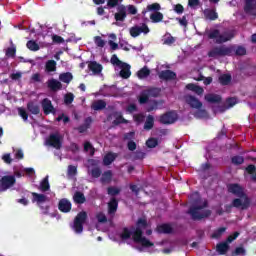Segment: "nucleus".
Listing matches in <instances>:
<instances>
[{
    "mask_svg": "<svg viewBox=\"0 0 256 256\" xmlns=\"http://www.w3.org/2000/svg\"><path fill=\"white\" fill-rule=\"evenodd\" d=\"M147 227V220L144 218H140L137 221V227L133 231V241L134 243H140L142 247H153L155 244L153 242H150L149 239H146L145 236H143V230Z\"/></svg>",
    "mask_w": 256,
    "mask_h": 256,
    "instance_id": "nucleus-1",
    "label": "nucleus"
},
{
    "mask_svg": "<svg viewBox=\"0 0 256 256\" xmlns=\"http://www.w3.org/2000/svg\"><path fill=\"white\" fill-rule=\"evenodd\" d=\"M207 201H204L202 205L192 206L189 208L188 213L191 215L193 221H201V219H205L207 217H211V210H204L208 207ZM202 211V212H200Z\"/></svg>",
    "mask_w": 256,
    "mask_h": 256,
    "instance_id": "nucleus-2",
    "label": "nucleus"
},
{
    "mask_svg": "<svg viewBox=\"0 0 256 256\" xmlns=\"http://www.w3.org/2000/svg\"><path fill=\"white\" fill-rule=\"evenodd\" d=\"M32 203H36L38 207L41 209L43 215H49V205H44V203H47L49 201V197L45 194H39L37 192H32Z\"/></svg>",
    "mask_w": 256,
    "mask_h": 256,
    "instance_id": "nucleus-3",
    "label": "nucleus"
},
{
    "mask_svg": "<svg viewBox=\"0 0 256 256\" xmlns=\"http://www.w3.org/2000/svg\"><path fill=\"white\" fill-rule=\"evenodd\" d=\"M233 46H216L208 52V57H231L233 55Z\"/></svg>",
    "mask_w": 256,
    "mask_h": 256,
    "instance_id": "nucleus-4",
    "label": "nucleus"
},
{
    "mask_svg": "<svg viewBox=\"0 0 256 256\" xmlns=\"http://www.w3.org/2000/svg\"><path fill=\"white\" fill-rule=\"evenodd\" d=\"M208 38L216 39V43L218 45H221V43H227V41H231V39L233 38V33L224 32L223 34H221L218 29H214L208 34Z\"/></svg>",
    "mask_w": 256,
    "mask_h": 256,
    "instance_id": "nucleus-5",
    "label": "nucleus"
},
{
    "mask_svg": "<svg viewBox=\"0 0 256 256\" xmlns=\"http://www.w3.org/2000/svg\"><path fill=\"white\" fill-rule=\"evenodd\" d=\"M88 219V215L86 211L79 212L74 218L73 229L75 233H83V225H85Z\"/></svg>",
    "mask_w": 256,
    "mask_h": 256,
    "instance_id": "nucleus-6",
    "label": "nucleus"
},
{
    "mask_svg": "<svg viewBox=\"0 0 256 256\" xmlns=\"http://www.w3.org/2000/svg\"><path fill=\"white\" fill-rule=\"evenodd\" d=\"M179 119V114L176 111H168L162 114L159 118V123L162 125H173V123H177Z\"/></svg>",
    "mask_w": 256,
    "mask_h": 256,
    "instance_id": "nucleus-7",
    "label": "nucleus"
},
{
    "mask_svg": "<svg viewBox=\"0 0 256 256\" xmlns=\"http://www.w3.org/2000/svg\"><path fill=\"white\" fill-rule=\"evenodd\" d=\"M15 183H17V178L14 175L3 176L0 179V192L4 193V191L11 189V187L15 186Z\"/></svg>",
    "mask_w": 256,
    "mask_h": 256,
    "instance_id": "nucleus-8",
    "label": "nucleus"
},
{
    "mask_svg": "<svg viewBox=\"0 0 256 256\" xmlns=\"http://www.w3.org/2000/svg\"><path fill=\"white\" fill-rule=\"evenodd\" d=\"M46 145L53 147L54 149H61L63 147V138L59 133L50 134L46 140Z\"/></svg>",
    "mask_w": 256,
    "mask_h": 256,
    "instance_id": "nucleus-9",
    "label": "nucleus"
},
{
    "mask_svg": "<svg viewBox=\"0 0 256 256\" xmlns=\"http://www.w3.org/2000/svg\"><path fill=\"white\" fill-rule=\"evenodd\" d=\"M149 26L147 24L143 23L141 26H134L130 28V35L131 37H139L141 33H144V35H147L149 33Z\"/></svg>",
    "mask_w": 256,
    "mask_h": 256,
    "instance_id": "nucleus-10",
    "label": "nucleus"
},
{
    "mask_svg": "<svg viewBox=\"0 0 256 256\" xmlns=\"http://www.w3.org/2000/svg\"><path fill=\"white\" fill-rule=\"evenodd\" d=\"M228 193H232V195H235V197H239L240 199L246 197L243 188L239 184H229Z\"/></svg>",
    "mask_w": 256,
    "mask_h": 256,
    "instance_id": "nucleus-11",
    "label": "nucleus"
},
{
    "mask_svg": "<svg viewBox=\"0 0 256 256\" xmlns=\"http://www.w3.org/2000/svg\"><path fill=\"white\" fill-rule=\"evenodd\" d=\"M58 209L61 213H71V209H73V204L67 198H62L58 202Z\"/></svg>",
    "mask_w": 256,
    "mask_h": 256,
    "instance_id": "nucleus-12",
    "label": "nucleus"
},
{
    "mask_svg": "<svg viewBox=\"0 0 256 256\" xmlns=\"http://www.w3.org/2000/svg\"><path fill=\"white\" fill-rule=\"evenodd\" d=\"M115 21L123 23L127 19V6L119 5L117 7V13L114 14Z\"/></svg>",
    "mask_w": 256,
    "mask_h": 256,
    "instance_id": "nucleus-13",
    "label": "nucleus"
},
{
    "mask_svg": "<svg viewBox=\"0 0 256 256\" xmlns=\"http://www.w3.org/2000/svg\"><path fill=\"white\" fill-rule=\"evenodd\" d=\"M185 101L192 109H201L203 107V103L193 95L186 96Z\"/></svg>",
    "mask_w": 256,
    "mask_h": 256,
    "instance_id": "nucleus-14",
    "label": "nucleus"
},
{
    "mask_svg": "<svg viewBox=\"0 0 256 256\" xmlns=\"http://www.w3.org/2000/svg\"><path fill=\"white\" fill-rule=\"evenodd\" d=\"M158 77L162 81H175L177 79V73L172 70H162L159 72Z\"/></svg>",
    "mask_w": 256,
    "mask_h": 256,
    "instance_id": "nucleus-15",
    "label": "nucleus"
},
{
    "mask_svg": "<svg viewBox=\"0 0 256 256\" xmlns=\"http://www.w3.org/2000/svg\"><path fill=\"white\" fill-rule=\"evenodd\" d=\"M42 109L44 112V115H50V113H53L55 111V107H53V103L49 98H44L42 100Z\"/></svg>",
    "mask_w": 256,
    "mask_h": 256,
    "instance_id": "nucleus-16",
    "label": "nucleus"
},
{
    "mask_svg": "<svg viewBox=\"0 0 256 256\" xmlns=\"http://www.w3.org/2000/svg\"><path fill=\"white\" fill-rule=\"evenodd\" d=\"M47 87H48V89H50L54 92L61 91V89H63V84H61V82H59V80L52 78L47 81Z\"/></svg>",
    "mask_w": 256,
    "mask_h": 256,
    "instance_id": "nucleus-17",
    "label": "nucleus"
},
{
    "mask_svg": "<svg viewBox=\"0 0 256 256\" xmlns=\"http://www.w3.org/2000/svg\"><path fill=\"white\" fill-rule=\"evenodd\" d=\"M88 69L89 71H92V73L94 75H99V73H101V71H103V66L99 63H97V61H90L88 63Z\"/></svg>",
    "mask_w": 256,
    "mask_h": 256,
    "instance_id": "nucleus-18",
    "label": "nucleus"
},
{
    "mask_svg": "<svg viewBox=\"0 0 256 256\" xmlns=\"http://www.w3.org/2000/svg\"><path fill=\"white\" fill-rule=\"evenodd\" d=\"M119 207V201L115 197H112L108 202V213L109 215H115Z\"/></svg>",
    "mask_w": 256,
    "mask_h": 256,
    "instance_id": "nucleus-19",
    "label": "nucleus"
},
{
    "mask_svg": "<svg viewBox=\"0 0 256 256\" xmlns=\"http://www.w3.org/2000/svg\"><path fill=\"white\" fill-rule=\"evenodd\" d=\"M204 17L208 21H217L219 19V14L215 9H205L204 10Z\"/></svg>",
    "mask_w": 256,
    "mask_h": 256,
    "instance_id": "nucleus-20",
    "label": "nucleus"
},
{
    "mask_svg": "<svg viewBox=\"0 0 256 256\" xmlns=\"http://www.w3.org/2000/svg\"><path fill=\"white\" fill-rule=\"evenodd\" d=\"M120 77H122V79H129V77H131V65L122 63Z\"/></svg>",
    "mask_w": 256,
    "mask_h": 256,
    "instance_id": "nucleus-21",
    "label": "nucleus"
},
{
    "mask_svg": "<svg viewBox=\"0 0 256 256\" xmlns=\"http://www.w3.org/2000/svg\"><path fill=\"white\" fill-rule=\"evenodd\" d=\"M111 181H113V171L107 170L102 174L100 182L102 183V185H109Z\"/></svg>",
    "mask_w": 256,
    "mask_h": 256,
    "instance_id": "nucleus-22",
    "label": "nucleus"
},
{
    "mask_svg": "<svg viewBox=\"0 0 256 256\" xmlns=\"http://www.w3.org/2000/svg\"><path fill=\"white\" fill-rule=\"evenodd\" d=\"M156 231L165 235H171L173 233V227H171V224H162L157 226Z\"/></svg>",
    "mask_w": 256,
    "mask_h": 256,
    "instance_id": "nucleus-23",
    "label": "nucleus"
},
{
    "mask_svg": "<svg viewBox=\"0 0 256 256\" xmlns=\"http://www.w3.org/2000/svg\"><path fill=\"white\" fill-rule=\"evenodd\" d=\"M186 89H188V91H193V93H196V95H203V93H205L203 87L193 83L187 84Z\"/></svg>",
    "mask_w": 256,
    "mask_h": 256,
    "instance_id": "nucleus-24",
    "label": "nucleus"
},
{
    "mask_svg": "<svg viewBox=\"0 0 256 256\" xmlns=\"http://www.w3.org/2000/svg\"><path fill=\"white\" fill-rule=\"evenodd\" d=\"M107 107V102L105 100H96L92 103L91 109L94 111H103Z\"/></svg>",
    "mask_w": 256,
    "mask_h": 256,
    "instance_id": "nucleus-25",
    "label": "nucleus"
},
{
    "mask_svg": "<svg viewBox=\"0 0 256 256\" xmlns=\"http://www.w3.org/2000/svg\"><path fill=\"white\" fill-rule=\"evenodd\" d=\"M27 110L32 115H39V113H41V108H39V105L35 104L33 101L27 103Z\"/></svg>",
    "mask_w": 256,
    "mask_h": 256,
    "instance_id": "nucleus-26",
    "label": "nucleus"
},
{
    "mask_svg": "<svg viewBox=\"0 0 256 256\" xmlns=\"http://www.w3.org/2000/svg\"><path fill=\"white\" fill-rule=\"evenodd\" d=\"M204 99L208 103H221V101H222V98H221L220 95H218V94H211V93L206 94L204 96Z\"/></svg>",
    "mask_w": 256,
    "mask_h": 256,
    "instance_id": "nucleus-27",
    "label": "nucleus"
},
{
    "mask_svg": "<svg viewBox=\"0 0 256 256\" xmlns=\"http://www.w3.org/2000/svg\"><path fill=\"white\" fill-rule=\"evenodd\" d=\"M216 251L219 255H226L229 251V244L227 242H221L216 245Z\"/></svg>",
    "mask_w": 256,
    "mask_h": 256,
    "instance_id": "nucleus-28",
    "label": "nucleus"
},
{
    "mask_svg": "<svg viewBox=\"0 0 256 256\" xmlns=\"http://www.w3.org/2000/svg\"><path fill=\"white\" fill-rule=\"evenodd\" d=\"M115 159H117V154L109 152L103 158V165L109 166Z\"/></svg>",
    "mask_w": 256,
    "mask_h": 256,
    "instance_id": "nucleus-29",
    "label": "nucleus"
},
{
    "mask_svg": "<svg viewBox=\"0 0 256 256\" xmlns=\"http://www.w3.org/2000/svg\"><path fill=\"white\" fill-rule=\"evenodd\" d=\"M46 73H53L57 71V62L55 60H48L45 64Z\"/></svg>",
    "mask_w": 256,
    "mask_h": 256,
    "instance_id": "nucleus-30",
    "label": "nucleus"
},
{
    "mask_svg": "<svg viewBox=\"0 0 256 256\" xmlns=\"http://www.w3.org/2000/svg\"><path fill=\"white\" fill-rule=\"evenodd\" d=\"M73 200L75 203H77V205H83V203H85V201H87V198H85V194L77 191V192H75V194L73 196Z\"/></svg>",
    "mask_w": 256,
    "mask_h": 256,
    "instance_id": "nucleus-31",
    "label": "nucleus"
},
{
    "mask_svg": "<svg viewBox=\"0 0 256 256\" xmlns=\"http://www.w3.org/2000/svg\"><path fill=\"white\" fill-rule=\"evenodd\" d=\"M256 8V0H245L244 11L245 13H251V11H255Z\"/></svg>",
    "mask_w": 256,
    "mask_h": 256,
    "instance_id": "nucleus-32",
    "label": "nucleus"
},
{
    "mask_svg": "<svg viewBox=\"0 0 256 256\" xmlns=\"http://www.w3.org/2000/svg\"><path fill=\"white\" fill-rule=\"evenodd\" d=\"M155 125V118L152 115H148L144 123V129L146 131H151Z\"/></svg>",
    "mask_w": 256,
    "mask_h": 256,
    "instance_id": "nucleus-33",
    "label": "nucleus"
},
{
    "mask_svg": "<svg viewBox=\"0 0 256 256\" xmlns=\"http://www.w3.org/2000/svg\"><path fill=\"white\" fill-rule=\"evenodd\" d=\"M148 11H154V13L161 11V4H159V3L149 4L146 7V10L142 11V14L145 15V13H148Z\"/></svg>",
    "mask_w": 256,
    "mask_h": 256,
    "instance_id": "nucleus-34",
    "label": "nucleus"
},
{
    "mask_svg": "<svg viewBox=\"0 0 256 256\" xmlns=\"http://www.w3.org/2000/svg\"><path fill=\"white\" fill-rule=\"evenodd\" d=\"M231 74H222L221 76H219L218 81L220 83V85H222L223 87L229 85V83H231Z\"/></svg>",
    "mask_w": 256,
    "mask_h": 256,
    "instance_id": "nucleus-35",
    "label": "nucleus"
},
{
    "mask_svg": "<svg viewBox=\"0 0 256 256\" xmlns=\"http://www.w3.org/2000/svg\"><path fill=\"white\" fill-rule=\"evenodd\" d=\"M163 19H164V16H163V13L161 12H154L150 15V21L152 23H161Z\"/></svg>",
    "mask_w": 256,
    "mask_h": 256,
    "instance_id": "nucleus-36",
    "label": "nucleus"
},
{
    "mask_svg": "<svg viewBox=\"0 0 256 256\" xmlns=\"http://www.w3.org/2000/svg\"><path fill=\"white\" fill-rule=\"evenodd\" d=\"M59 80L62 81V83L69 84L70 81H73V74L71 72H65L59 75Z\"/></svg>",
    "mask_w": 256,
    "mask_h": 256,
    "instance_id": "nucleus-37",
    "label": "nucleus"
},
{
    "mask_svg": "<svg viewBox=\"0 0 256 256\" xmlns=\"http://www.w3.org/2000/svg\"><path fill=\"white\" fill-rule=\"evenodd\" d=\"M149 94L146 90L142 91L138 97V102L140 105H145L146 103H149Z\"/></svg>",
    "mask_w": 256,
    "mask_h": 256,
    "instance_id": "nucleus-38",
    "label": "nucleus"
},
{
    "mask_svg": "<svg viewBox=\"0 0 256 256\" xmlns=\"http://www.w3.org/2000/svg\"><path fill=\"white\" fill-rule=\"evenodd\" d=\"M131 236L133 239V232L129 230V228L124 227L120 235V238L122 239V241H127V239H131Z\"/></svg>",
    "mask_w": 256,
    "mask_h": 256,
    "instance_id": "nucleus-39",
    "label": "nucleus"
},
{
    "mask_svg": "<svg viewBox=\"0 0 256 256\" xmlns=\"http://www.w3.org/2000/svg\"><path fill=\"white\" fill-rule=\"evenodd\" d=\"M146 93H148L150 97H159V95H161V88L151 87L146 89Z\"/></svg>",
    "mask_w": 256,
    "mask_h": 256,
    "instance_id": "nucleus-40",
    "label": "nucleus"
},
{
    "mask_svg": "<svg viewBox=\"0 0 256 256\" xmlns=\"http://www.w3.org/2000/svg\"><path fill=\"white\" fill-rule=\"evenodd\" d=\"M51 189V185H49V178L45 177L40 183V190L45 193Z\"/></svg>",
    "mask_w": 256,
    "mask_h": 256,
    "instance_id": "nucleus-41",
    "label": "nucleus"
},
{
    "mask_svg": "<svg viewBox=\"0 0 256 256\" xmlns=\"http://www.w3.org/2000/svg\"><path fill=\"white\" fill-rule=\"evenodd\" d=\"M137 75L139 79H145L151 75V70L147 67H143L138 71Z\"/></svg>",
    "mask_w": 256,
    "mask_h": 256,
    "instance_id": "nucleus-42",
    "label": "nucleus"
},
{
    "mask_svg": "<svg viewBox=\"0 0 256 256\" xmlns=\"http://www.w3.org/2000/svg\"><path fill=\"white\" fill-rule=\"evenodd\" d=\"M231 163L232 165H243L245 163V158H243V156H233L231 158Z\"/></svg>",
    "mask_w": 256,
    "mask_h": 256,
    "instance_id": "nucleus-43",
    "label": "nucleus"
},
{
    "mask_svg": "<svg viewBox=\"0 0 256 256\" xmlns=\"http://www.w3.org/2000/svg\"><path fill=\"white\" fill-rule=\"evenodd\" d=\"M26 47L30 51H39V44H37V42H35L34 40L28 41Z\"/></svg>",
    "mask_w": 256,
    "mask_h": 256,
    "instance_id": "nucleus-44",
    "label": "nucleus"
},
{
    "mask_svg": "<svg viewBox=\"0 0 256 256\" xmlns=\"http://www.w3.org/2000/svg\"><path fill=\"white\" fill-rule=\"evenodd\" d=\"M107 193L108 195H111V197H115L116 195H119V193H121V189L115 186H110L107 188Z\"/></svg>",
    "mask_w": 256,
    "mask_h": 256,
    "instance_id": "nucleus-45",
    "label": "nucleus"
},
{
    "mask_svg": "<svg viewBox=\"0 0 256 256\" xmlns=\"http://www.w3.org/2000/svg\"><path fill=\"white\" fill-rule=\"evenodd\" d=\"M146 145H147V147H149V149H155V147H157V145H159V140H157V138H149L146 141Z\"/></svg>",
    "mask_w": 256,
    "mask_h": 256,
    "instance_id": "nucleus-46",
    "label": "nucleus"
},
{
    "mask_svg": "<svg viewBox=\"0 0 256 256\" xmlns=\"http://www.w3.org/2000/svg\"><path fill=\"white\" fill-rule=\"evenodd\" d=\"M232 206L235 207L236 209H245V203H243V201L240 198H235L232 201Z\"/></svg>",
    "mask_w": 256,
    "mask_h": 256,
    "instance_id": "nucleus-47",
    "label": "nucleus"
},
{
    "mask_svg": "<svg viewBox=\"0 0 256 256\" xmlns=\"http://www.w3.org/2000/svg\"><path fill=\"white\" fill-rule=\"evenodd\" d=\"M173 43H175V37H173L170 33L165 34L164 45H173Z\"/></svg>",
    "mask_w": 256,
    "mask_h": 256,
    "instance_id": "nucleus-48",
    "label": "nucleus"
},
{
    "mask_svg": "<svg viewBox=\"0 0 256 256\" xmlns=\"http://www.w3.org/2000/svg\"><path fill=\"white\" fill-rule=\"evenodd\" d=\"M247 250L244 247H236L235 250L232 252V256H239V255H246Z\"/></svg>",
    "mask_w": 256,
    "mask_h": 256,
    "instance_id": "nucleus-49",
    "label": "nucleus"
},
{
    "mask_svg": "<svg viewBox=\"0 0 256 256\" xmlns=\"http://www.w3.org/2000/svg\"><path fill=\"white\" fill-rule=\"evenodd\" d=\"M15 55H17V48L9 47L6 50V57H10L11 59H15Z\"/></svg>",
    "mask_w": 256,
    "mask_h": 256,
    "instance_id": "nucleus-50",
    "label": "nucleus"
},
{
    "mask_svg": "<svg viewBox=\"0 0 256 256\" xmlns=\"http://www.w3.org/2000/svg\"><path fill=\"white\" fill-rule=\"evenodd\" d=\"M73 101H75V95H73V93H68L64 96L65 105H71Z\"/></svg>",
    "mask_w": 256,
    "mask_h": 256,
    "instance_id": "nucleus-51",
    "label": "nucleus"
},
{
    "mask_svg": "<svg viewBox=\"0 0 256 256\" xmlns=\"http://www.w3.org/2000/svg\"><path fill=\"white\" fill-rule=\"evenodd\" d=\"M101 168L99 167H95L91 170V175L94 179H99V177H101Z\"/></svg>",
    "mask_w": 256,
    "mask_h": 256,
    "instance_id": "nucleus-52",
    "label": "nucleus"
},
{
    "mask_svg": "<svg viewBox=\"0 0 256 256\" xmlns=\"http://www.w3.org/2000/svg\"><path fill=\"white\" fill-rule=\"evenodd\" d=\"M226 105H228V109H231V107H235V105H237V98L235 97L227 98Z\"/></svg>",
    "mask_w": 256,
    "mask_h": 256,
    "instance_id": "nucleus-53",
    "label": "nucleus"
},
{
    "mask_svg": "<svg viewBox=\"0 0 256 256\" xmlns=\"http://www.w3.org/2000/svg\"><path fill=\"white\" fill-rule=\"evenodd\" d=\"M123 123H127V120L123 118V115L119 114L116 116L115 120L113 121V125H121Z\"/></svg>",
    "mask_w": 256,
    "mask_h": 256,
    "instance_id": "nucleus-54",
    "label": "nucleus"
},
{
    "mask_svg": "<svg viewBox=\"0 0 256 256\" xmlns=\"http://www.w3.org/2000/svg\"><path fill=\"white\" fill-rule=\"evenodd\" d=\"M94 43L97 47H105V40L101 36L94 37Z\"/></svg>",
    "mask_w": 256,
    "mask_h": 256,
    "instance_id": "nucleus-55",
    "label": "nucleus"
},
{
    "mask_svg": "<svg viewBox=\"0 0 256 256\" xmlns=\"http://www.w3.org/2000/svg\"><path fill=\"white\" fill-rule=\"evenodd\" d=\"M18 115H20V117H22L24 121H27V119H29V114L24 108H18Z\"/></svg>",
    "mask_w": 256,
    "mask_h": 256,
    "instance_id": "nucleus-56",
    "label": "nucleus"
},
{
    "mask_svg": "<svg viewBox=\"0 0 256 256\" xmlns=\"http://www.w3.org/2000/svg\"><path fill=\"white\" fill-rule=\"evenodd\" d=\"M175 13H177V15H183V13L185 12V7H183V5L181 4H176L173 7Z\"/></svg>",
    "mask_w": 256,
    "mask_h": 256,
    "instance_id": "nucleus-57",
    "label": "nucleus"
},
{
    "mask_svg": "<svg viewBox=\"0 0 256 256\" xmlns=\"http://www.w3.org/2000/svg\"><path fill=\"white\" fill-rule=\"evenodd\" d=\"M96 219L98 223H107V216L103 212L96 214Z\"/></svg>",
    "mask_w": 256,
    "mask_h": 256,
    "instance_id": "nucleus-58",
    "label": "nucleus"
},
{
    "mask_svg": "<svg viewBox=\"0 0 256 256\" xmlns=\"http://www.w3.org/2000/svg\"><path fill=\"white\" fill-rule=\"evenodd\" d=\"M235 55H238L239 57H242L243 55H247V49L243 46H238Z\"/></svg>",
    "mask_w": 256,
    "mask_h": 256,
    "instance_id": "nucleus-59",
    "label": "nucleus"
},
{
    "mask_svg": "<svg viewBox=\"0 0 256 256\" xmlns=\"http://www.w3.org/2000/svg\"><path fill=\"white\" fill-rule=\"evenodd\" d=\"M110 62L112 63V65H118V66H122L124 63L121 60H119V57H117L116 54L112 55Z\"/></svg>",
    "mask_w": 256,
    "mask_h": 256,
    "instance_id": "nucleus-60",
    "label": "nucleus"
},
{
    "mask_svg": "<svg viewBox=\"0 0 256 256\" xmlns=\"http://www.w3.org/2000/svg\"><path fill=\"white\" fill-rule=\"evenodd\" d=\"M52 41H53V43H56L58 45H61V43H65V39H63V37H61L57 34H54L52 36Z\"/></svg>",
    "mask_w": 256,
    "mask_h": 256,
    "instance_id": "nucleus-61",
    "label": "nucleus"
},
{
    "mask_svg": "<svg viewBox=\"0 0 256 256\" xmlns=\"http://www.w3.org/2000/svg\"><path fill=\"white\" fill-rule=\"evenodd\" d=\"M246 172H247L248 175H252V177H253V175H255V173H256V167H255V165L249 164V165L246 167Z\"/></svg>",
    "mask_w": 256,
    "mask_h": 256,
    "instance_id": "nucleus-62",
    "label": "nucleus"
},
{
    "mask_svg": "<svg viewBox=\"0 0 256 256\" xmlns=\"http://www.w3.org/2000/svg\"><path fill=\"white\" fill-rule=\"evenodd\" d=\"M240 233L239 232H234L232 235H229L226 239V243H233L237 237H239Z\"/></svg>",
    "mask_w": 256,
    "mask_h": 256,
    "instance_id": "nucleus-63",
    "label": "nucleus"
},
{
    "mask_svg": "<svg viewBox=\"0 0 256 256\" xmlns=\"http://www.w3.org/2000/svg\"><path fill=\"white\" fill-rule=\"evenodd\" d=\"M68 175H70V177H74V175H77V166L69 165Z\"/></svg>",
    "mask_w": 256,
    "mask_h": 256,
    "instance_id": "nucleus-64",
    "label": "nucleus"
}]
</instances>
